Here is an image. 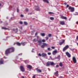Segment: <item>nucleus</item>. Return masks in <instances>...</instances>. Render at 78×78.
Returning a JSON list of instances; mask_svg holds the SVG:
<instances>
[{
	"mask_svg": "<svg viewBox=\"0 0 78 78\" xmlns=\"http://www.w3.org/2000/svg\"><path fill=\"white\" fill-rule=\"evenodd\" d=\"M35 7H37L38 8H37L36 9H35V10H36L37 11H40L41 10V9H40L39 7L38 6V5H37V6H35Z\"/></svg>",
	"mask_w": 78,
	"mask_h": 78,
	"instance_id": "1a4fd4ad",
	"label": "nucleus"
},
{
	"mask_svg": "<svg viewBox=\"0 0 78 78\" xmlns=\"http://www.w3.org/2000/svg\"><path fill=\"white\" fill-rule=\"evenodd\" d=\"M65 41L64 40H62V42H61L59 43V45H61L63 43H64Z\"/></svg>",
	"mask_w": 78,
	"mask_h": 78,
	"instance_id": "4468645a",
	"label": "nucleus"
},
{
	"mask_svg": "<svg viewBox=\"0 0 78 78\" xmlns=\"http://www.w3.org/2000/svg\"><path fill=\"white\" fill-rule=\"evenodd\" d=\"M58 71H57L56 72L54 73V74L55 76H57V75L58 74Z\"/></svg>",
	"mask_w": 78,
	"mask_h": 78,
	"instance_id": "4be33fe9",
	"label": "nucleus"
},
{
	"mask_svg": "<svg viewBox=\"0 0 78 78\" xmlns=\"http://www.w3.org/2000/svg\"><path fill=\"white\" fill-rule=\"evenodd\" d=\"M22 78H24V77L23 76H22Z\"/></svg>",
	"mask_w": 78,
	"mask_h": 78,
	"instance_id": "4d7b16f0",
	"label": "nucleus"
},
{
	"mask_svg": "<svg viewBox=\"0 0 78 78\" xmlns=\"http://www.w3.org/2000/svg\"><path fill=\"white\" fill-rule=\"evenodd\" d=\"M22 55V53L20 54L19 55Z\"/></svg>",
	"mask_w": 78,
	"mask_h": 78,
	"instance_id": "de8ad7c7",
	"label": "nucleus"
},
{
	"mask_svg": "<svg viewBox=\"0 0 78 78\" xmlns=\"http://www.w3.org/2000/svg\"><path fill=\"white\" fill-rule=\"evenodd\" d=\"M4 61V60H3L0 61V64H3Z\"/></svg>",
	"mask_w": 78,
	"mask_h": 78,
	"instance_id": "412c9836",
	"label": "nucleus"
},
{
	"mask_svg": "<svg viewBox=\"0 0 78 78\" xmlns=\"http://www.w3.org/2000/svg\"><path fill=\"white\" fill-rule=\"evenodd\" d=\"M38 34L37 33H36L35 34V36H37Z\"/></svg>",
	"mask_w": 78,
	"mask_h": 78,
	"instance_id": "c03bdc74",
	"label": "nucleus"
},
{
	"mask_svg": "<svg viewBox=\"0 0 78 78\" xmlns=\"http://www.w3.org/2000/svg\"><path fill=\"white\" fill-rule=\"evenodd\" d=\"M17 45L19 46H20L21 45V44L19 43V42H17L16 43V44Z\"/></svg>",
	"mask_w": 78,
	"mask_h": 78,
	"instance_id": "aec40b11",
	"label": "nucleus"
},
{
	"mask_svg": "<svg viewBox=\"0 0 78 78\" xmlns=\"http://www.w3.org/2000/svg\"><path fill=\"white\" fill-rule=\"evenodd\" d=\"M59 67V66H58V65H57L56 66V67L57 68L58 67Z\"/></svg>",
	"mask_w": 78,
	"mask_h": 78,
	"instance_id": "a18cd8bd",
	"label": "nucleus"
},
{
	"mask_svg": "<svg viewBox=\"0 0 78 78\" xmlns=\"http://www.w3.org/2000/svg\"><path fill=\"white\" fill-rule=\"evenodd\" d=\"M23 29V28L22 27H21V30H22Z\"/></svg>",
	"mask_w": 78,
	"mask_h": 78,
	"instance_id": "052dcab7",
	"label": "nucleus"
},
{
	"mask_svg": "<svg viewBox=\"0 0 78 78\" xmlns=\"http://www.w3.org/2000/svg\"><path fill=\"white\" fill-rule=\"evenodd\" d=\"M27 67L28 68L31 69H32V66L30 65H28Z\"/></svg>",
	"mask_w": 78,
	"mask_h": 78,
	"instance_id": "ddd939ff",
	"label": "nucleus"
},
{
	"mask_svg": "<svg viewBox=\"0 0 78 78\" xmlns=\"http://www.w3.org/2000/svg\"><path fill=\"white\" fill-rule=\"evenodd\" d=\"M60 18L62 19H64V20H67V18L66 16H62V15H61L60 16Z\"/></svg>",
	"mask_w": 78,
	"mask_h": 78,
	"instance_id": "6e6552de",
	"label": "nucleus"
},
{
	"mask_svg": "<svg viewBox=\"0 0 78 78\" xmlns=\"http://www.w3.org/2000/svg\"><path fill=\"white\" fill-rule=\"evenodd\" d=\"M46 40H48V38L47 37H46Z\"/></svg>",
	"mask_w": 78,
	"mask_h": 78,
	"instance_id": "37998d69",
	"label": "nucleus"
},
{
	"mask_svg": "<svg viewBox=\"0 0 78 78\" xmlns=\"http://www.w3.org/2000/svg\"><path fill=\"white\" fill-rule=\"evenodd\" d=\"M72 59H73V62L74 63H76L77 61L75 57H73Z\"/></svg>",
	"mask_w": 78,
	"mask_h": 78,
	"instance_id": "20e7f679",
	"label": "nucleus"
},
{
	"mask_svg": "<svg viewBox=\"0 0 78 78\" xmlns=\"http://www.w3.org/2000/svg\"><path fill=\"white\" fill-rule=\"evenodd\" d=\"M16 30H18V29L17 28H16Z\"/></svg>",
	"mask_w": 78,
	"mask_h": 78,
	"instance_id": "0e129e2a",
	"label": "nucleus"
},
{
	"mask_svg": "<svg viewBox=\"0 0 78 78\" xmlns=\"http://www.w3.org/2000/svg\"><path fill=\"white\" fill-rule=\"evenodd\" d=\"M17 12H19V9H18V8H17Z\"/></svg>",
	"mask_w": 78,
	"mask_h": 78,
	"instance_id": "e433bc0d",
	"label": "nucleus"
},
{
	"mask_svg": "<svg viewBox=\"0 0 78 78\" xmlns=\"http://www.w3.org/2000/svg\"><path fill=\"white\" fill-rule=\"evenodd\" d=\"M51 36V34H48V37H50Z\"/></svg>",
	"mask_w": 78,
	"mask_h": 78,
	"instance_id": "7c9ffc66",
	"label": "nucleus"
},
{
	"mask_svg": "<svg viewBox=\"0 0 78 78\" xmlns=\"http://www.w3.org/2000/svg\"><path fill=\"white\" fill-rule=\"evenodd\" d=\"M51 48H48V50H50Z\"/></svg>",
	"mask_w": 78,
	"mask_h": 78,
	"instance_id": "49530a36",
	"label": "nucleus"
},
{
	"mask_svg": "<svg viewBox=\"0 0 78 78\" xmlns=\"http://www.w3.org/2000/svg\"><path fill=\"white\" fill-rule=\"evenodd\" d=\"M2 29L4 30H7L8 29V28H7L5 27H2Z\"/></svg>",
	"mask_w": 78,
	"mask_h": 78,
	"instance_id": "5701e85b",
	"label": "nucleus"
},
{
	"mask_svg": "<svg viewBox=\"0 0 78 78\" xmlns=\"http://www.w3.org/2000/svg\"><path fill=\"white\" fill-rule=\"evenodd\" d=\"M60 77H61V78H62L63 77L62 76H60Z\"/></svg>",
	"mask_w": 78,
	"mask_h": 78,
	"instance_id": "e2e57ef3",
	"label": "nucleus"
},
{
	"mask_svg": "<svg viewBox=\"0 0 78 78\" xmlns=\"http://www.w3.org/2000/svg\"><path fill=\"white\" fill-rule=\"evenodd\" d=\"M76 39L77 40H78V35L76 36Z\"/></svg>",
	"mask_w": 78,
	"mask_h": 78,
	"instance_id": "4c0bfd02",
	"label": "nucleus"
},
{
	"mask_svg": "<svg viewBox=\"0 0 78 78\" xmlns=\"http://www.w3.org/2000/svg\"><path fill=\"white\" fill-rule=\"evenodd\" d=\"M28 9H26V12H28Z\"/></svg>",
	"mask_w": 78,
	"mask_h": 78,
	"instance_id": "c9c22d12",
	"label": "nucleus"
},
{
	"mask_svg": "<svg viewBox=\"0 0 78 78\" xmlns=\"http://www.w3.org/2000/svg\"><path fill=\"white\" fill-rule=\"evenodd\" d=\"M51 48L52 49H54L55 48V47H51Z\"/></svg>",
	"mask_w": 78,
	"mask_h": 78,
	"instance_id": "58836bf2",
	"label": "nucleus"
},
{
	"mask_svg": "<svg viewBox=\"0 0 78 78\" xmlns=\"http://www.w3.org/2000/svg\"><path fill=\"white\" fill-rule=\"evenodd\" d=\"M41 35L43 36V37H44V36H45V34L44 33H41Z\"/></svg>",
	"mask_w": 78,
	"mask_h": 78,
	"instance_id": "a878e982",
	"label": "nucleus"
},
{
	"mask_svg": "<svg viewBox=\"0 0 78 78\" xmlns=\"http://www.w3.org/2000/svg\"><path fill=\"white\" fill-rule=\"evenodd\" d=\"M38 55L40 56H42V55H41V54L40 53Z\"/></svg>",
	"mask_w": 78,
	"mask_h": 78,
	"instance_id": "79ce46f5",
	"label": "nucleus"
},
{
	"mask_svg": "<svg viewBox=\"0 0 78 78\" xmlns=\"http://www.w3.org/2000/svg\"><path fill=\"white\" fill-rule=\"evenodd\" d=\"M32 14V13H29L28 15L30 14V15H31Z\"/></svg>",
	"mask_w": 78,
	"mask_h": 78,
	"instance_id": "3c124183",
	"label": "nucleus"
},
{
	"mask_svg": "<svg viewBox=\"0 0 78 78\" xmlns=\"http://www.w3.org/2000/svg\"><path fill=\"white\" fill-rule=\"evenodd\" d=\"M69 45H67L64 48H63V51L64 52L67 49L69 48Z\"/></svg>",
	"mask_w": 78,
	"mask_h": 78,
	"instance_id": "7ed1b4c3",
	"label": "nucleus"
},
{
	"mask_svg": "<svg viewBox=\"0 0 78 78\" xmlns=\"http://www.w3.org/2000/svg\"><path fill=\"white\" fill-rule=\"evenodd\" d=\"M48 54L49 55H51V53L50 52H49L48 53Z\"/></svg>",
	"mask_w": 78,
	"mask_h": 78,
	"instance_id": "ea45409f",
	"label": "nucleus"
},
{
	"mask_svg": "<svg viewBox=\"0 0 78 78\" xmlns=\"http://www.w3.org/2000/svg\"><path fill=\"white\" fill-rule=\"evenodd\" d=\"M55 63L53 62H50V65L51 66H53L54 65Z\"/></svg>",
	"mask_w": 78,
	"mask_h": 78,
	"instance_id": "b1692460",
	"label": "nucleus"
},
{
	"mask_svg": "<svg viewBox=\"0 0 78 78\" xmlns=\"http://www.w3.org/2000/svg\"><path fill=\"white\" fill-rule=\"evenodd\" d=\"M42 41L41 40H39L38 41V43L39 44H41L42 43Z\"/></svg>",
	"mask_w": 78,
	"mask_h": 78,
	"instance_id": "cd10ccee",
	"label": "nucleus"
},
{
	"mask_svg": "<svg viewBox=\"0 0 78 78\" xmlns=\"http://www.w3.org/2000/svg\"><path fill=\"white\" fill-rule=\"evenodd\" d=\"M0 22H1V23H2V21H1Z\"/></svg>",
	"mask_w": 78,
	"mask_h": 78,
	"instance_id": "bf43d9fd",
	"label": "nucleus"
},
{
	"mask_svg": "<svg viewBox=\"0 0 78 78\" xmlns=\"http://www.w3.org/2000/svg\"><path fill=\"white\" fill-rule=\"evenodd\" d=\"M42 42H45V40L43 39V40H42Z\"/></svg>",
	"mask_w": 78,
	"mask_h": 78,
	"instance_id": "473e14b6",
	"label": "nucleus"
},
{
	"mask_svg": "<svg viewBox=\"0 0 78 78\" xmlns=\"http://www.w3.org/2000/svg\"><path fill=\"white\" fill-rule=\"evenodd\" d=\"M76 24H78V21H77V22H76Z\"/></svg>",
	"mask_w": 78,
	"mask_h": 78,
	"instance_id": "603ef678",
	"label": "nucleus"
},
{
	"mask_svg": "<svg viewBox=\"0 0 78 78\" xmlns=\"http://www.w3.org/2000/svg\"><path fill=\"white\" fill-rule=\"evenodd\" d=\"M13 31H15V29H13Z\"/></svg>",
	"mask_w": 78,
	"mask_h": 78,
	"instance_id": "5fc2aeb1",
	"label": "nucleus"
},
{
	"mask_svg": "<svg viewBox=\"0 0 78 78\" xmlns=\"http://www.w3.org/2000/svg\"><path fill=\"white\" fill-rule=\"evenodd\" d=\"M36 70L37 72L41 73L42 72V71L41 69H39L38 68L36 69Z\"/></svg>",
	"mask_w": 78,
	"mask_h": 78,
	"instance_id": "9b49d317",
	"label": "nucleus"
},
{
	"mask_svg": "<svg viewBox=\"0 0 78 78\" xmlns=\"http://www.w3.org/2000/svg\"><path fill=\"white\" fill-rule=\"evenodd\" d=\"M64 4L65 5H67V3H66V2H65V3H64Z\"/></svg>",
	"mask_w": 78,
	"mask_h": 78,
	"instance_id": "09e8293b",
	"label": "nucleus"
},
{
	"mask_svg": "<svg viewBox=\"0 0 78 78\" xmlns=\"http://www.w3.org/2000/svg\"><path fill=\"white\" fill-rule=\"evenodd\" d=\"M65 53L66 55L68 56V57L69 58H70L71 57V55L68 52H66Z\"/></svg>",
	"mask_w": 78,
	"mask_h": 78,
	"instance_id": "0eeeda50",
	"label": "nucleus"
},
{
	"mask_svg": "<svg viewBox=\"0 0 78 78\" xmlns=\"http://www.w3.org/2000/svg\"><path fill=\"white\" fill-rule=\"evenodd\" d=\"M4 58H6L5 57V56H4Z\"/></svg>",
	"mask_w": 78,
	"mask_h": 78,
	"instance_id": "680f3d73",
	"label": "nucleus"
},
{
	"mask_svg": "<svg viewBox=\"0 0 78 78\" xmlns=\"http://www.w3.org/2000/svg\"><path fill=\"white\" fill-rule=\"evenodd\" d=\"M19 23H20V24H21V25H22V24H23V22H22V21H20V22Z\"/></svg>",
	"mask_w": 78,
	"mask_h": 78,
	"instance_id": "2f4dec72",
	"label": "nucleus"
},
{
	"mask_svg": "<svg viewBox=\"0 0 78 78\" xmlns=\"http://www.w3.org/2000/svg\"><path fill=\"white\" fill-rule=\"evenodd\" d=\"M1 59L2 60V58H1Z\"/></svg>",
	"mask_w": 78,
	"mask_h": 78,
	"instance_id": "69168bd1",
	"label": "nucleus"
},
{
	"mask_svg": "<svg viewBox=\"0 0 78 78\" xmlns=\"http://www.w3.org/2000/svg\"><path fill=\"white\" fill-rule=\"evenodd\" d=\"M47 46V44L46 43H43V45H41V48H44L45 46Z\"/></svg>",
	"mask_w": 78,
	"mask_h": 78,
	"instance_id": "423d86ee",
	"label": "nucleus"
},
{
	"mask_svg": "<svg viewBox=\"0 0 78 78\" xmlns=\"http://www.w3.org/2000/svg\"><path fill=\"white\" fill-rule=\"evenodd\" d=\"M36 75H34L33 76L32 78H36Z\"/></svg>",
	"mask_w": 78,
	"mask_h": 78,
	"instance_id": "f704fd0d",
	"label": "nucleus"
},
{
	"mask_svg": "<svg viewBox=\"0 0 78 78\" xmlns=\"http://www.w3.org/2000/svg\"><path fill=\"white\" fill-rule=\"evenodd\" d=\"M20 69H21V70L23 72H24L25 70L24 67L22 66H21L20 67Z\"/></svg>",
	"mask_w": 78,
	"mask_h": 78,
	"instance_id": "39448f33",
	"label": "nucleus"
},
{
	"mask_svg": "<svg viewBox=\"0 0 78 78\" xmlns=\"http://www.w3.org/2000/svg\"><path fill=\"white\" fill-rule=\"evenodd\" d=\"M69 4H67V5H66V7L67 8H68L69 7Z\"/></svg>",
	"mask_w": 78,
	"mask_h": 78,
	"instance_id": "72a5a7b5",
	"label": "nucleus"
},
{
	"mask_svg": "<svg viewBox=\"0 0 78 78\" xmlns=\"http://www.w3.org/2000/svg\"><path fill=\"white\" fill-rule=\"evenodd\" d=\"M50 65V62L48 61L47 63H46V66H49Z\"/></svg>",
	"mask_w": 78,
	"mask_h": 78,
	"instance_id": "f8f14e48",
	"label": "nucleus"
},
{
	"mask_svg": "<svg viewBox=\"0 0 78 78\" xmlns=\"http://www.w3.org/2000/svg\"><path fill=\"white\" fill-rule=\"evenodd\" d=\"M20 16L21 17H23V15L21 14L20 15Z\"/></svg>",
	"mask_w": 78,
	"mask_h": 78,
	"instance_id": "a19ab883",
	"label": "nucleus"
},
{
	"mask_svg": "<svg viewBox=\"0 0 78 78\" xmlns=\"http://www.w3.org/2000/svg\"><path fill=\"white\" fill-rule=\"evenodd\" d=\"M37 40L36 39H34V42H37Z\"/></svg>",
	"mask_w": 78,
	"mask_h": 78,
	"instance_id": "c756f323",
	"label": "nucleus"
},
{
	"mask_svg": "<svg viewBox=\"0 0 78 78\" xmlns=\"http://www.w3.org/2000/svg\"><path fill=\"white\" fill-rule=\"evenodd\" d=\"M24 24L25 25H27V22H24Z\"/></svg>",
	"mask_w": 78,
	"mask_h": 78,
	"instance_id": "c85d7f7f",
	"label": "nucleus"
},
{
	"mask_svg": "<svg viewBox=\"0 0 78 78\" xmlns=\"http://www.w3.org/2000/svg\"><path fill=\"white\" fill-rule=\"evenodd\" d=\"M37 39H38L39 38V37L38 36H37Z\"/></svg>",
	"mask_w": 78,
	"mask_h": 78,
	"instance_id": "8fccbe9b",
	"label": "nucleus"
},
{
	"mask_svg": "<svg viewBox=\"0 0 78 78\" xmlns=\"http://www.w3.org/2000/svg\"><path fill=\"white\" fill-rule=\"evenodd\" d=\"M26 42H22L21 43V44L23 45V46H25L26 44Z\"/></svg>",
	"mask_w": 78,
	"mask_h": 78,
	"instance_id": "a211bd4d",
	"label": "nucleus"
},
{
	"mask_svg": "<svg viewBox=\"0 0 78 78\" xmlns=\"http://www.w3.org/2000/svg\"><path fill=\"white\" fill-rule=\"evenodd\" d=\"M59 66H60V67H62L63 66L62 63L60 62V63H59Z\"/></svg>",
	"mask_w": 78,
	"mask_h": 78,
	"instance_id": "393cba45",
	"label": "nucleus"
},
{
	"mask_svg": "<svg viewBox=\"0 0 78 78\" xmlns=\"http://www.w3.org/2000/svg\"><path fill=\"white\" fill-rule=\"evenodd\" d=\"M34 49H33V50H34Z\"/></svg>",
	"mask_w": 78,
	"mask_h": 78,
	"instance_id": "774afa93",
	"label": "nucleus"
},
{
	"mask_svg": "<svg viewBox=\"0 0 78 78\" xmlns=\"http://www.w3.org/2000/svg\"><path fill=\"white\" fill-rule=\"evenodd\" d=\"M47 56V54L46 53H43L41 54V56L43 57H45Z\"/></svg>",
	"mask_w": 78,
	"mask_h": 78,
	"instance_id": "2eb2a0df",
	"label": "nucleus"
},
{
	"mask_svg": "<svg viewBox=\"0 0 78 78\" xmlns=\"http://www.w3.org/2000/svg\"><path fill=\"white\" fill-rule=\"evenodd\" d=\"M54 19V18L53 17H50V20H53Z\"/></svg>",
	"mask_w": 78,
	"mask_h": 78,
	"instance_id": "bb28decb",
	"label": "nucleus"
},
{
	"mask_svg": "<svg viewBox=\"0 0 78 78\" xmlns=\"http://www.w3.org/2000/svg\"><path fill=\"white\" fill-rule=\"evenodd\" d=\"M60 24L62 25H64L65 24V23L64 21H62L60 22Z\"/></svg>",
	"mask_w": 78,
	"mask_h": 78,
	"instance_id": "dca6fc26",
	"label": "nucleus"
},
{
	"mask_svg": "<svg viewBox=\"0 0 78 78\" xmlns=\"http://www.w3.org/2000/svg\"><path fill=\"white\" fill-rule=\"evenodd\" d=\"M32 52H34V51L33 50H32Z\"/></svg>",
	"mask_w": 78,
	"mask_h": 78,
	"instance_id": "6e6d98bb",
	"label": "nucleus"
},
{
	"mask_svg": "<svg viewBox=\"0 0 78 78\" xmlns=\"http://www.w3.org/2000/svg\"><path fill=\"white\" fill-rule=\"evenodd\" d=\"M43 2L47 3H49V2L48 0H42Z\"/></svg>",
	"mask_w": 78,
	"mask_h": 78,
	"instance_id": "f3484780",
	"label": "nucleus"
},
{
	"mask_svg": "<svg viewBox=\"0 0 78 78\" xmlns=\"http://www.w3.org/2000/svg\"><path fill=\"white\" fill-rule=\"evenodd\" d=\"M14 51V48L12 47L7 49L5 51V54L6 55H7L10 53L13 52Z\"/></svg>",
	"mask_w": 78,
	"mask_h": 78,
	"instance_id": "f257e3e1",
	"label": "nucleus"
},
{
	"mask_svg": "<svg viewBox=\"0 0 78 78\" xmlns=\"http://www.w3.org/2000/svg\"><path fill=\"white\" fill-rule=\"evenodd\" d=\"M68 9L70 10V12H73L74 11V7H71L70 6L69 7Z\"/></svg>",
	"mask_w": 78,
	"mask_h": 78,
	"instance_id": "f03ea898",
	"label": "nucleus"
},
{
	"mask_svg": "<svg viewBox=\"0 0 78 78\" xmlns=\"http://www.w3.org/2000/svg\"><path fill=\"white\" fill-rule=\"evenodd\" d=\"M58 53V51L57 50H55V51H54L52 52V55H55L56 53Z\"/></svg>",
	"mask_w": 78,
	"mask_h": 78,
	"instance_id": "9d476101",
	"label": "nucleus"
},
{
	"mask_svg": "<svg viewBox=\"0 0 78 78\" xmlns=\"http://www.w3.org/2000/svg\"><path fill=\"white\" fill-rule=\"evenodd\" d=\"M31 32H32V33H34V32H33V31H32Z\"/></svg>",
	"mask_w": 78,
	"mask_h": 78,
	"instance_id": "864d4df0",
	"label": "nucleus"
},
{
	"mask_svg": "<svg viewBox=\"0 0 78 78\" xmlns=\"http://www.w3.org/2000/svg\"><path fill=\"white\" fill-rule=\"evenodd\" d=\"M1 4H0V6H1Z\"/></svg>",
	"mask_w": 78,
	"mask_h": 78,
	"instance_id": "13d9d810",
	"label": "nucleus"
},
{
	"mask_svg": "<svg viewBox=\"0 0 78 78\" xmlns=\"http://www.w3.org/2000/svg\"><path fill=\"white\" fill-rule=\"evenodd\" d=\"M77 45L78 46V43H77Z\"/></svg>",
	"mask_w": 78,
	"mask_h": 78,
	"instance_id": "338daca9",
	"label": "nucleus"
},
{
	"mask_svg": "<svg viewBox=\"0 0 78 78\" xmlns=\"http://www.w3.org/2000/svg\"><path fill=\"white\" fill-rule=\"evenodd\" d=\"M48 13H49V14H50V15H54V13H53V12H48Z\"/></svg>",
	"mask_w": 78,
	"mask_h": 78,
	"instance_id": "6ab92c4d",
	"label": "nucleus"
}]
</instances>
